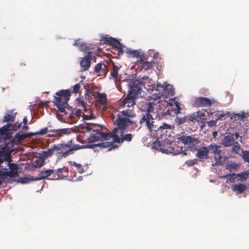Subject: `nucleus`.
Here are the masks:
<instances>
[{"label": "nucleus", "instance_id": "obj_1", "mask_svg": "<svg viewBox=\"0 0 249 249\" xmlns=\"http://www.w3.org/2000/svg\"><path fill=\"white\" fill-rule=\"evenodd\" d=\"M123 84L128 87V93L125 97L122 98L118 102L120 108L124 109L121 112L123 115L133 117L135 114L133 111L136 99L138 98L142 91V82L138 80L124 81Z\"/></svg>", "mask_w": 249, "mask_h": 249}, {"label": "nucleus", "instance_id": "obj_2", "mask_svg": "<svg viewBox=\"0 0 249 249\" xmlns=\"http://www.w3.org/2000/svg\"><path fill=\"white\" fill-rule=\"evenodd\" d=\"M129 119L126 117H123L120 114H118L117 118L114 121L115 127L111 133V138L113 142L122 143L124 141L130 142L133 138V135L130 134L124 135V131L129 125Z\"/></svg>", "mask_w": 249, "mask_h": 249}, {"label": "nucleus", "instance_id": "obj_3", "mask_svg": "<svg viewBox=\"0 0 249 249\" xmlns=\"http://www.w3.org/2000/svg\"><path fill=\"white\" fill-rule=\"evenodd\" d=\"M178 139L185 145H188V148L190 150L196 151V156L198 158L203 160L208 159V154L212 151L213 144L208 146L202 145L198 147V144L200 143V141L194 137L182 135L178 137Z\"/></svg>", "mask_w": 249, "mask_h": 249}, {"label": "nucleus", "instance_id": "obj_4", "mask_svg": "<svg viewBox=\"0 0 249 249\" xmlns=\"http://www.w3.org/2000/svg\"><path fill=\"white\" fill-rule=\"evenodd\" d=\"M53 102L61 112L66 111L70 107L68 102L71 96V92L69 89L61 90L56 93Z\"/></svg>", "mask_w": 249, "mask_h": 249}, {"label": "nucleus", "instance_id": "obj_5", "mask_svg": "<svg viewBox=\"0 0 249 249\" xmlns=\"http://www.w3.org/2000/svg\"><path fill=\"white\" fill-rule=\"evenodd\" d=\"M152 104L149 103V108L147 112L143 114L140 121V124L141 126H146L150 131L151 135L152 132H154L155 129H158V121L154 119L152 115L150 114L151 111Z\"/></svg>", "mask_w": 249, "mask_h": 249}, {"label": "nucleus", "instance_id": "obj_6", "mask_svg": "<svg viewBox=\"0 0 249 249\" xmlns=\"http://www.w3.org/2000/svg\"><path fill=\"white\" fill-rule=\"evenodd\" d=\"M99 128L94 129L90 126L87 127V130L90 131L91 132L90 136L87 139L88 143H93L97 142L100 140H108L111 138V133L112 132H109L108 133L103 132L101 131L100 127L98 126Z\"/></svg>", "mask_w": 249, "mask_h": 249}, {"label": "nucleus", "instance_id": "obj_7", "mask_svg": "<svg viewBox=\"0 0 249 249\" xmlns=\"http://www.w3.org/2000/svg\"><path fill=\"white\" fill-rule=\"evenodd\" d=\"M55 148L58 154H61L62 157L64 158L73 154L75 150L79 149L76 145L72 143L71 140L67 143L62 142L55 144Z\"/></svg>", "mask_w": 249, "mask_h": 249}, {"label": "nucleus", "instance_id": "obj_8", "mask_svg": "<svg viewBox=\"0 0 249 249\" xmlns=\"http://www.w3.org/2000/svg\"><path fill=\"white\" fill-rule=\"evenodd\" d=\"M171 125L170 124H164L161 125L158 123V129H155L154 132L153 131L151 135L155 138L160 143V140H162L163 139H164L166 136H167V130L171 129Z\"/></svg>", "mask_w": 249, "mask_h": 249}, {"label": "nucleus", "instance_id": "obj_9", "mask_svg": "<svg viewBox=\"0 0 249 249\" xmlns=\"http://www.w3.org/2000/svg\"><path fill=\"white\" fill-rule=\"evenodd\" d=\"M160 150L165 153H172L173 155L183 154V155H186L187 153L183 150V148L177 145H174L172 143L167 144L166 147L160 144Z\"/></svg>", "mask_w": 249, "mask_h": 249}, {"label": "nucleus", "instance_id": "obj_10", "mask_svg": "<svg viewBox=\"0 0 249 249\" xmlns=\"http://www.w3.org/2000/svg\"><path fill=\"white\" fill-rule=\"evenodd\" d=\"M215 102L214 99H210L207 97H199L195 98L193 105L196 107H210Z\"/></svg>", "mask_w": 249, "mask_h": 249}, {"label": "nucleus", "instance_id": "obj_11", "mask_svg": "<svg viewBox=\"0 0 249 249\" xmlns=\"http://www.w3.org/2000/svg\"><path fill=\"white\" fill-rule=\"evenodd\" d=\"M11 167L12 168L10 169V171L7 170L6 166L1 168V169H0V177H8L10 178L17 177L18 176L17 164H12Z\"/></svg>", "mask_w": 249, "mask_h": 249}, {"label": "nucleus", "instance_id": "obj_12", "mask_svg": "<svg viewBox=\"0 0 249 249\" xmlns=\"http://www.w3.org/2000/svg\"><path fill=\"white\" fill-rule=\"evenodd\" d=\"M220 148V146L213 144V148H212L211 153H213L214 154V158L215 160L214 165H219L222 164L223 153Z\"/></svg>", "mask_w": 249, "mask_h": 249}, {"label": "nucleus", "instance_id": "obj_13", "mask_svg": "<svg viewBox=\"0 0 249 249\" xmlns=\"http://www.w3.org/2000/svg\"><path fill=\"white\" fill-rule=\"evenodd\" d=\"M66 117L71 119L72 121H75L81 114L82 110L80 109H73L71 107H68L66 111L63 112Z\"/></svg>", "mask_w": 249, "mask_h": 249}, {"label": "nucleus", "instance_id": "obj_14", "mask_svg": "<svg viewBox=\"0 0 249 249\" xmlns=\"http://www.w3.org/2000/svg\"><path fill=\"white\" fill-rule=\"evenodd\" d=\"M87 54L82 58H81L80 66L82 71H87L91 65V59L92 56V52H86Z\"/></svg>", "mask_w": 249, "mask_h": 249}, {"label": "nucleus", "instance_id": "obj_15", "mask_svg": "<svg viewBox=\"0 0 249 249\" xmlns=\"http://www.w3.org/2000/svg\"><path fill=\"white\" fill-rule=\"evenodd\" d=\"M192 117H194L193 120L192 122L196 123V122L205 123L206 120V114L205 112L202 111H198L196 112H194L193 114H191Z\"/></svg>", "mask_w": 249, "mask_h": 249}, {"label": "nucleus", "instance_id": "obj_16", "mask_svg": "<svg viewBox=\"0 0 249 249\" xmlns=\"http://www.w3.org/2000/svg\"><path fill=\"white\" fill-rule=\"evenodd\" d=\"M228 177H232V180L234 179L236 177H239V178L237 179L238 180L244 181L249 178V170L237 174H235V173L228 174L225 176V178H228Z\"/></svg>", "mask_w": 249, "mask_h": 249}, {"label": "nucleus", "instance_id": "obj_17", "mask_svg": "<svg viewBox=\"0 0 249 249\" xmlns=\"http://www.w3.org/2000/svg\"><path fill=\"white\" fill-rule=\"evenodd\" d=\"M0 155L1 157H2L3 163L5 162L6 166H8L9 169H11L12 167L11 166L12 164H16V163H11L12 160L10 152L4 153V152L1 151L0 152Z\"/></svg>", "mask_w": 249, "mask_h": 249}, {"label": "nucleus", "instance_id": "obj_18", "mask_svg": "<svg viewBox=\"0 0 249 249\" xmlns=\"http://www.w3.org/2000/svg\"><path fill=\"white\" fill-rule=\"evenodd\" d=\"M97 100L96 102V106L101 107L103 106L104 107L107 103V95L105 93H97Z\"/></svg>", "mask_w": 249, "mask_h": 249}, {"label": "nucleus", "instance_id": "obj_19", "mask_svg": "<svg viewBox=\"0 0 249 249\" xmlns=\"http://www.w3.org/2000/svg\"><path fill=\"white\" fill-rule=\"evenodd\" d=\"M68 169L67 168L65 167H63L62 168L58 169L56 172H54V174L53 175L54 178L55 179H62L65 177L68 176Z\"/></svg>", "mask_w": 249, "mask_h": 249}, {"label": "nucleus", "instance_id": "obj_20", "mask_svg": "<svg viewBox=\"0 0 249 249\" xmlns=\"http://www.w3.org/2000/svg\"><path fill=\"white\" fill-rule=\"evenodd\" d=\"M194 117H192L191 114H189L187 116H184L183 117H177L175 119V122L177 123L178 125H180L183 124L185 123H187L190 124L192 122V121L193 120Z\"/></svg>", "mask_w": 249, "mask_h": 249}, {"label": "nucleus", "instance_id": "obj_21", "mask_svg": "<svg viewBox=\"0 0 249 249\" xmlns=\"http://www.w3.org/2000/svg\"><path fill=\"white\" fill-rule=\"evenodd\" d=\"M249 116V114L246 113L244 111H241L239 113H233L231 116V119L235 121H243L245 118Z\"/></svg>", "mask_w": 249, "mask_h": 249}, {"label": "nucleus", "instance_id": "obj_22", "mask_svg": "<svg viewBox=\"0 0 249 249\" xmlns=\"http://www.w3.org/2000/svg\"><path fill=\"white\" fill-rule=\"evenodd\" d=\"M157 87L158 89L156 91L158 92V93L155 92L153 95V96H155V97H153L155 99H159L161 96H163L166 90L165 87L162 86L160 84H158Z\"/></svg>", "mask_w": 249, "mask_h": 249}, {"label": "nucleus", "instance_id": "obj_23", "mask_svg": "<svg viewBox=\"0 0 249 249\" xmlns=\"http://www.w3.org/2000/svg\"><path fill=\"white\" fill-rule=\"evenodd\" d=\"M55 170L53 169H48L46 170H42L39 173V177L35 178L34 180H42L51 176L52 174H54Z\"/></svg>", "mask_w": 249, "mask_h": 249}, {"label": "nucleus", "instance_id": "obj_24", "mask_svg": "<svg viewBox=\"0 0 249 249\" xmlns=\"http://www.w3.org/2000/svg\"><path fill=\"white\" fill-rule=\"evenodd\" d=\"M234 141V139L233 137V134H231L225 136L221 143L225 147H229L232 145Z\"/></svg>", "mask_w": 249, "mask_h": 249}, {"label": "nucleus", "instance_id": "obj_25", "mask_svg": "<svg viewBox=\"0 0 249 249\" xmlns=\"http://www.w3.org/2000/svg\"><path fill=\"white\" fill-rule=\"evenodd\" d=\"M45 159L41 155L38 159L35 160L33 162V165L36 168H40L45 164Z\"/></svg>", "mask_w": 249, "mask_h": 249}, {"label": "nucleus", "instance_id": "obj_26", "mask_svg": "<svg viewBox=\"0 0 249 249\" xmlns=\"http://www.w3.org/2000/svg\"><path fill=\"white\" fill-rule=\"evenodd\" d=\"M246 190V185L242 183L235 184L232 186V190L237 194L242 193Z\"/></svg>", "mask_w": 249, "mask_h": 249}, {"label": "nucleus", "instance_id": "obj_27", "mask_svg": "<svg viewBox=\"0 0 249 249\" xmlns=\"http://www.w3.org/2000/svg\"><path fill=\"white\" fill-rule=\"evenodd\" d=\"M168 104L171 106L175 105L176 107V109H175L174 110L175 114H178L180 112L181 108L180 107L179 103L178 101H176L175 98L170 99Z\"/></svg>", "mask_w": 249, "mask_h": 249}, {"label": "nucleus", "instance_id": "obj_28", "mask_svg": "<svg viewBox=\"0 0 249 249\" xmlns=\"http://www.w3.org/2000/svg\"><path fill=\"white\" fill-rule=\"evenodd\" d=\"M55 151H56V149H55L54 144L53 146H52L51 148L48 149L47 151H44L43 153L41 154V155L43 157V158L45 159H46L47 158L52 156L54 152Z\"/></svg>", "mask_w": 249, "mask_h": 249}, {"label": "nucleus", "instance_id": "obj_29", "mask_svg": "<svg viewBox=\"0 0 249 249\" xmlns=\"http://www.w3.org/2000/svg\"><path fill=\"white\" fill-rule=\"evenodd\" d=\"M120 68L117 65L112 63V68L110 71V75L115 79L116 80L118 76V71Z\"/></svg>", "mask_w": 249, "mask_h": 249}, {"label": "nucleus", "instance_id": "obj_30", "mask_svg": "<svg viewBox=\"0 0 249 249\" xmlns=\"http://www.w3.org/2000/svg\"><path fill=\"white\" fill-rule=\"evenodd\" d=\"M239 168V165L235 163H228L226 165V169L228 170L230 172H235Z\"/></svg>", "mask_w": 249, "mask_h": 249}, {"label": "nucleus", "instance_id": "obj_31", "mask_svg": "<svg viewBox=\"0 0 249 249\" xmlns=\"http://www.w3.org/2000/svg\"><path fill=\"white\" fill-rule=\"evenodd\" d=\"M74 45L78 47L81 50L86 52L89 49L86 45L85 43L81 42L79 40H76Z\"/></svg>", "mask_w": 249, "mask_h": 249}, {"label": "nucleus", "instance_id": "obj_32", "mask_svg": "<svg viewBox=\"0 0 249 249\" xmlns=\"http://www.w3.org/2000/svg\"><path fill=\"white\" fill-rule=\"evenodd\" d=\"M111 145V142H103V143H99L98 144H89V145H86L84 146V147H85V148H93L95 146H101V147H108L110 146Z\"/></svg>", "mask_w": 249, "mask_h": 249}, {"label": "nucleus", "instance_id": "obj_33", "mask_svg": "<svg viewBox=\"0 0 249 249\" xmlns=\"http://www.w3.org/2000/svg\"><path fill=\"white\" fill-rule=\"evenodd\" d=\"M71 132V130L69 128H62L56 129L57 137H62L64 135L69 134Z\"/></svg>", "mask_w": 249, "mask_h": 249}, {"label": "nucleus", "instance_id": "obj_34", "mask_svg": "<svg viewBox=\"0 0 249 249\" xmlns=\"http://www.w3.org/2000/svg\"><path fill=\"white\" fill-rule=\"evenodd\" d=\"M11 124H8L0 128V134L1 135L6 134L9 131H12V128H10Z\"/></svg>", "mask_w": 249, "mask_h": 249}, {"label": "nucleus", "instance_id": "obj_35", "mask_svg": "<svg viewBox=\"0 0 249 249\" xmlns=\"http://www.w3.org/2000/svg\"><path fill=\"white\" fill-rule=\"evenodd\" d=\"M154 62L152 61H143L142 63V67L145 70H147L152 68L153 67Z\"/></svg>", "mask_w": 249, "mask_h": 249}, {"label": "nucleus", "instance_id": "obj_36", "mask_svg": "<svg viewBox=\"0 0 249 249\" xmlns=\"http://www.w3.org/2000/svg\"><path fill=\"white\" fill-rule=\"evenodd\" d=\"M25 139L26 136L25 134H19L18 133H17L13 138L14 141L17 142H19L20 141H21L22 140H24Z\"/></svg>", "mask_w": 249, "mask_h": 249}, {"label": "nucleus", "instance_id": "obj_37", "mask_svg": "<svg viewBox=\"0 0 249 249\" xmlns=\"http://www.w3.org/2000/svg\"><path fill=\"white\" fill-rule=\"evenodd\" d=\"M232 145V151L235 154H238L240 150L239 143L236 142H234Z\"/></svg>", "mask_w": 249, "mask_h": 249}, {"label": "nucleus", "instance_id": "obj_38", "mask_svg": "<svg viewBox=\"0 0 249 249\" xmlns=\"http://www.w3.org/2000/svg\"><path fill=\"white\" fill-rule=\"evenodd\" d=\"M127 53L133 57L138 58L140 57V53L138 50H130L128 51Z\"/></svg>", "mask_w": 249, "mask_h": 249}, {"label": "nucleus", "instance_id": "obj_39", "mask_svg": "<svg viewBox=\"0 0 249 249\" xmlns=\"http://www.w3.org/2000/svg\"><path fill=\"white\" fill-rule=\"evenodd\" d=\"M15 121V117L11 114H7L6 115L4 116L3 117V121L4 122H8L9 121L13 122Z\"/></svg>", "mask_w": 249, "mask_h": 249}, {"label": "nucleus", "instance_id": "obj_40", "mask_svg": "<svg viewBox=\"0 0 249 249\" xmlns=\"http://www.w3.org/2000/svg\"><path fill=\"white\" fill-rule=\"evenodd\" d=\"M71 165L72 166L76 167L77 170L80 173H82L84 172L82 166L80 164L77 163L73 161L71 162Z\"/></svg>", "mask_w": 249, "mask_h": 249}, {"label": "nucleus", "instance_id": "obj_41", "mask_svg": "<svg viewBox=\"0 0 249 249\" xmlns=\"http://www.w3.org/2000/svg\"><path fill=\"white\" fill-rule=\"evenodd\" d=\"M113 38V37H108L107 36H106L102 37V40L103 41L105 44L110 45Z\"/></svg>", "mask_w": 249, "mask_h": 249}, {"label": "nucleus", "instance_id": "obj_42", "mask_svg": "<svg viewBox=\"0 0 249 249\" xmlns=\"http://www.w3.org/2000/svg\"><path fill=\"white\" fill-rule=\"evenodd\" d=\"M197 159H192V160H187L186 162H185V164L188 166H194V165L196 164L197 163Z\"/></svg>", "mask_w": 249, "mask_h": 249}, {"label": "nucleus", "instance_id": "obj_43", "mask_svg": "<svg viewBox=\"0 0 249 249\" xmlns=\"http://www.w3.org/2000/svg\"><path fill=\"white\" fill-rule=\"evenodd\" d=\"M129 122H130L129 123V125L131 124L132 129L133 130L138 131L142 127L141 125L140 126H138L136 122L131 121L130 119Z\"/></svg>", "mask_w": 249, "mask_h": 249}, {"label": "nucleus", "instance_id": "obj_44", "mask_svg": "<svg viewBox=\"0 0 249 249\" xmlns=\"http://www.w3.org/2000/svg\"><path fill=\"white\" fill-rule=\"evenodd\" d=\"M243 159L246 162H249V151H243Z\"/></svg>", "mask_w": 249, "mask_h": 249}, {"label": "nucleus", "instance_id": "obj_45", "mask_svg": "<svg viewBox=\"0 0 249 249\" xmlns=\"http://www.w3.org/2000/svg\"><path fill=\"white\" fill-rule=\"evenodd\" d=\"M121 45H122V44L120 42V41L114 38H113L112 41L110 44V45L115 47L116 49L119 46H120Z\"/></svg>", "mask_w": 249, "mask_h": 249}, {"label": "nucleus", "instance_id": "obj_46", "mask_svg": "<svg viewBox=\"0 0 249 249\" xmlns=\"http://www.w3.org/2000/svg\"><path fill=\"white\" fill-rule=\"evenodd\" d=\"M34 179L35 178H29L25 177L20 178V182L22 183H29L30 181L35 180Z\"/></svg>", "mask_w": 249, "mask_h": 249}, {"label": "nucleus", "instance_id": "obj_47", "mask_svg": "<svg viewBox=\"0 0 249 249\" xmlns=\"http://www.w3.org/2000/svg\"><path fill=\"white\" fill-rule=\"evenodd\" d=\"M102 70V63H99L96 64L94 67V71L97 73H101Z\"/></svg>", "mask_w": 249, "mask_h": 249}, {"label": "nucleus", "instance_id": "obj_48", "mask_svg": "<svg viewBox=\"0 0 249 249\" xmlns=\"http://www.w3.org/2000/svg\"><path fill=\"white\" fill-rule=\"evenodd\" d=\"M47 132H49V130L48 129V127H44L40 129L39 131L36 132V134L43 135L46 134Z\"/></svg>", "mask_w": 249, "mask_h": 249}, {"label": "nucleus", "instance_id": "obj_49", "mask_svg": "<svg viewBox=\"0 0 249 249\" xmlns=\"http://www.w3.org/2000/svg\"><path fill=\"white\" fill-rule=\"evenodd\" d=\"M21 125V123H19L16 122L14 124H11L10 128H12V130H17L18 128H19Z\"/></svg>", "mask_w": 249, "mask_h": 249}, {"label": "nucleus", "instance_id": "obj_50", "mask_svg": "<svg viewBox=\"0 0 249 249\" xmlns=\"http://www.w3.org/2000/svg\"><path fill=\"white\" fill-rule=\"evenodd\" d=\"M80 85L79 83L76 84L75 85H74L73 87V90H72L73 93H77L78 92V91L80 89Z\"/></svg>", "mask_w": 249, "mask_h": 249}, {"label": "nucleus", "instance_id": "obj_51", "mask_svg": "<svg viewBox=\"0 0 249 249\" xmlns=\"http://www.w3.org/2000/svg\"><path fill=\"white\" fill-rule=\"evenodd\" d=\"M49 132L51 133V134L49 135V137H57L56 129H50L49 130Z\"/></svg>", "mask_w": 249, "mask_h": 249}, {"label": "nucleus", "instance_id": "obj_52", "mask_svg": "<svg viewBox=\"0 0 249 249\" xmlns=\"http://www.w3.org/2000/svg\"><path fill=\"white\" fill-rule=\"evenodd\" d=\"M230 112H227L226 113H222L219 115H218L217 118L216 119V120H222L223 117L225 116H229L230 115Z\"/></svg>", "mask_w": 249, "mask_h": 249}, {"label": "nucleus", "instance_id": "obj_53", "mask_svg": "<svg viewBox=\"0 0 249 249\" xmlns=\"http://www.w3.org/2000/svg\"><path fill=\"white\" fill-rule=\"evenodd\" d=\"M116 50L118 51L119 55L123 54L124 53V50L122 44L120 46H119L118 48H117Z\"/></svg>", "mask_w": 249, "mask_h": 249}, {"label": "nucleus", "instance_id": "obj_54", "mask_svg": "<svg viewBox=\"0 0 249 249\" xmlns=\"http://www.w3.org/2000/svg\"><path fill=\"white\" fill-rule=\"evenodd\" d=\"M102 71H104L106 73L108 71V68L106 64L102 63Z\"/></svg>", "mask_w": 249, "mask_h": 249}, {"label": "nucleus", "instance_id": "obj_55", "mask_svg": "<svg viewBox=\"0 0 249 249\" xmlns=\"http://www.w3.org/2000/svg\"><path fill=\"white\" fill-rule=\"evenodd\" d=\"M216 121H217L216 120L215 121L211 120L207 123L208 125L209 126H213L215 125L216 124Z\"/></svg>", "mask_w": 249, "mask_h": 249}, {"label": "nucleus", "instance_id": "obj_56", "mask_svg": "<svg viewBox=\"0 0 249 249\" xmlns=\"http://www.w3.org/2000/svg\"><path fill=\"white\" fill-rule=\"evenodd\" d=\"M25 135L26 136V138H29L32 136L36 135L37 134H36V132L35 133H33V132L28 133L25 134Z\"/></svg>", "mask_w": 249, "mask_h": 249}, {"label": "nucleus", "instance_id": "obj_57", "mask_svg": "<svg viewBox=\"0 0 249 249\" xmlns=\"http://www.w3.org/2000/svg\"><path fill=\"white\" fill-rule=\"evenodd\" d=\"M29 128V127L27 124H23L22 126V129L23 130H27Z\"/></svg>", "mask_w": 249, "mask_h": 249}, {"label": "nucleus", "instance_id": "obj_58", "mask_svg": "<svg viewBox=\"0 0 249 249\" xmlns=\"http://www.w3.org/2000/svg\"><path fill=\"white\" fill-rule=\"evenodd\" d=\"M23 123L24 124H27V119L26 117H24L23 120Z\"/></svg>", "mask_w": 249, "mask_h": 249}, {"label": "nucleus", "instance_id": "obj_59", "mask_svg": "<svg viewBox=\"0 0 249 249\" xmlns=\"http://www.w3.org/2000/svg\"><path fill=\"white\" fill-rule=\"evenodd\" d=\"M233 135H234L236 139H238V137H239V135L238 133H235Z\"/></svg>", "mask_w": 249, "mask_h": 249}, {"label": "nucleus", "instance_id": "obj_60", "mask_svg": "<svg viewBox=\"0 0 249 249\" xmlns=\"http://www.w3.org/2000/svg\"><path fill=\"white\" fill-rule=\"evenodd\" d=\"M81 104H82V106L84 107V103L83 102H81Z\"/></svg>", "mask_w": 249, "mask_h": 249}, {"label": "nucleus", "instance_id": "obj_61", "mask_svg": "<svg viewBox=\"0 0 249 249\" xmlns=\"http://www.w3.org/2000/svg\"><path fill=\"white\" fill-rule=\"evenodd\" d=\"M2 184V181L0 179V185H1Z\"/></svg>", "mask_w": 249, "mask_h": 249}, {"label": "nucleus", "instance_id": "obj_62", "mask_svg": "<svg viewBox=\"0 0 249 249\" xmlns=\"http://www.w3.org/2000/svg\"><path fill=\"white\" fill-rule=\"evenodd\" d=\"M215 134H216V132H214V135H215Z\"/></svg>", "mask_w": 249, "mask_h": 249}, {"label": "nucleus", "instance_id": "obj_63", "mask_svg": "<svg viewBox=\"0 0 249 249\" xmlns=\"http://www.w3.org/2000/svg\"><path fill=\"white\" fill-rule=\"evenodd\" d=\"M215 134H216V132H214V135H215Z\"/></svg>", "mask_w": 249, "mask_h": 249}, {"label": "nucleus", "instance_id": "obj_64", "mask_svg": "<svg viewBox=\"0 0 249 249\" xmlns=\"http://www.w3.org/2000/svg\"><path fill=\"white\" fill-rule=\"evenodd\" d=\"M81 143H83V142H83V141H81Z\"/></svg>", "mask_w": 249, "mask_h": 249}]
</instances>
